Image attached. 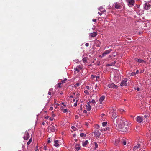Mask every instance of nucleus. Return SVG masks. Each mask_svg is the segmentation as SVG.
Masks as SVG:
<instances>
[{"label": "nucleus", "instance_id": "1", "mask_svg": "<svg viewBox=\"0 0 151 151\" xmlns=\"http://www.w3.org/2000/svg\"><path fill=\"white\" fill-rule=\"evenodd\" d=\"M121 124V127H120V128L121 131L123 132L127 131L129 126L128 122L125 119H124L122 121Z\"/></svg>", "mask_w": 151, "mask_h": 151}, {"label": "nucleus", "instance_id": "2", "mask_svg": "<svg viewBox=\"0 0 151 151\" xmlns=\"http://www.w3.org/2000/svg\"><path fill=\"white\" fill-rule=\"evenodd\" d=\"M122 119H121L119 118L114 119L113 120L114 124L117 127H118L120 128V127H121V123L122 120Z\"/></svg>", "mask_w": 151, "mask_h": 151}, {"label": "nucleus", "instance_id": "3", "mask_svg": "<svg viewBox=\"0 0 151 151\" xmlns=\"http://www.w3.org/2000/svg\"><path fill=\"white\" fill-rule=\"evenodd\" d=\"M56 127L54 125H51L49 126L48 128V132H54L56 130Z\"/></svg>", "mask_w": 151, "mask_h": 151}, {"label": "nucleus", "instance_id": "4", "mask_svg": "<svg viewBox=\"0 0 151 151\" xmlns=\"http://www.w3.org/2000/svg\"><path fill=\"white\" fill-rule=\"evenodd\" d=\"M135 61L139 63H141L143 65H145V64L146 63V60L145 59H142L140 58L135 59Z\"/></svg>", "mask_w": 151, "mask_h": 151}, {"label": "nucleus", "instance_id": "5", "mask_svg": "<svg viewBox=\"0 0 151 151\" xmlns=\"http://www.w3.org/2000/svg\"><path fill=\"white\" fill-rule=\"evenodd\" d=\"M149 3H146L144 4V9L146 10H147L150 9L151 6V1Z\"/></svg>", "mask_w": 151, "mask_h": 151}, {"label": "nucleus", "instance_id": "6", "mask_svg": "<svg viewBox=\"0 0 151 151\" xmlns=\"http://www.w3.org/2000/svg\"><path fill=\"white\" fill-rule=\"evenodd\" d=\"M108 86L110 88H117V86L115 85L113 83H110L109 84Z\"/></svg>", "mask_w": 151, "mask_h": 151}, {"label": "nucleus", "instance_id": "7", "mask_svg": "<svg viewBox=\"0 0 151 151\" xmlns=\"http://www.w3.org/2000/svg\"><path fill=\"white\" fill-rule=\"evenodd\" d=\"M121 79L120 76L119 75L118 76H115L114 78V80L116 82H118Z\"/></svg>", "mask_w": 151, "mask_h": 151}, {"label": "nucleus", "instance_id": "8", "mask_svg": "<svg viewBox=\"0 0 151 151\" xmlns=\"http://www.w3.org/2000/svg\"><path fill=\"white\" fill-rule=\"evenodd\" d=\"M136 120L138 122L141 123L143 121L142 117V116H139L136 118Z\"/></svg>", "mask_w": 151, "mask_h": 151}, {"label": "nucleus", "instance_id": "9", "mask_svg": "<svg viewBox=\"0 0 151 151\" xmlns=\"http://www.w3.org/2000/svg\"><path fill=\"white\" fill-rule=\"evenodd\" d=\"M112 51V50L111 49H110L109 50H105L103 53L102 54V57H104L106 55Z\"/></svg>", "mask_w": 151, "mask_h": 151}, {"label": "nucleus", "instance_id": "10", "mask_svg": "<svg viewBox=\"0 0 151 151\" xmlns=\"http://www.w3.org/2000/svg\"><path fill=\"white\" fill-rule=\"evenodd\" d=\"M127 81V79H125L124 80H122L121 83V86L122 87L124 86H126L127 85L126 83Z\"/></svg>", "mask_w": 151, "mask_h": 151}, {"label": "nucleus", "instance_id": "11", "mask_svg": "<svg viewBox=\"0 0 151 151\" xmlns=\"http://www.w3.org/2000/svg\"><path fill=\"white\" fill-rule=\"evenodd\" d=\"M29 135L28 133L26 131L24 135V140H27L29 138Z\"/></svg>", "mask_w": 151, "mask_h": 151}, {"label": "nucleus", "instance_id": "12", "mask_svg": "<svg viewBox=\"0 0 151 151\" xmlns=\"http://www.w3.org/2000/svg\"><path fill=\"white\" fill-rule=\"evenodd\" d=\"M94 133L95 136L96 138H98L101 134V133L98 130L95 131L94 132Z\"/></svg>", "mask_w": 151, "mask_h": 151}, {"label": "nucleus", "instance_id": "13", "mask_svg": "<svg viewBox=\"0 0 151 151\" xmlns=\"http://www.w3.org/2000/svg\"><path fill=\"white\" fill-rule=\"evenodd\" d=\"M90 102H88L87 104L86 105V109L88 111H90L91 109V107L90 104Z\"/></svg>", "mask_w": 151, "mask_h": 151}, {"label": "nucleus", "instance_id": "14", "mask_svg": "<svg viewBox=\"0 0 151 151\" xmlns=\"http://www.w3.org/2000/svg\"><path fill=\"white\" fill-rule=\"evenodd\" d=\"M118 115L116 114V113L115 112H114L113 113V114L112 115V120L116 118H118Z\"/></svg>", "mask_w": 151, "mask_h": 151}, {"label": "nucleus", "instance_id": "15", "mask_svg": "<svg viewBox=\"0 0 151 151\" xmlns=\"http://www.w3.org/2000/svg\"><path fill=\"white\" fill-rule=\"evenodd\" d=\"M129 4L133 6L134 4V0H127Z\"/></svg>", "mask_w": 151, "mask_h": 151}, {"label": "nucleus", "instance_id": "16", "mask_svg": "<svg viewBox=\"0 0 151 151\" xmlns=\"http://www.w3.org/2000/svg\"><path fill=\"white\" fill-rule=\"evenodd\" d=\"M105 98V97L104 96H102L100 98V99H99V101L100 102L101 104L102 103V102L104 99Z\"/></svg>", "mask_w": 151, "mask_h": 151}, {"label": "nucleus", "instance_id": "17", "mask_svg": "<svg viewBox=\"0 0 151 151\" xmlns=\"http://www.w3.org/2000/svg\"><path fill=\"white\" fill-rule=\"evenodd\" d=\"M140 144H137L136 146L134 147L133 150H137V149L140 147Z\"/></svg>", "mask_w": 151, "mask_h": 151}, {"label": "nucleus", "instance_id": "18", "mask_svg": "<svg viewBox=\"0 0 151 151\" xmlns=\"http://www.w3.org/2000/svg\"><path fill=\"white\" fill-rule=\"evenodd\" d=\"M59 141L58 140H56L54 141V145L56 147H58L59 145L58 143Z\"/></svg>", "mask_w": 151, "mask_h": 151}, {"label": "nucleus", "instance_id": "19", "mask_svg": "<svg viewBox=\"0 0 151 151\" xmlns=\"http://www.w3.org/2000/svg\"><path fill=\"white\" fill-rule=\"evenodd\" d=\"M90 35L92 37H93L96 36L97 34L96 33L94 32H93V33H90Z\"/></svg>", "mask_w": 151, "mask_h": 151}, {"label": "nucleus", "instance_id": "20", "mask_svg": "<svg viewBox=\"0 0 151 151\" xmlns=\"http://www.w3.org/2000/svg\"><path fill=\"white\" fill-rule=\"evenodd\" d=\"M115 8L117 9L120 8V6L119 5V3L117 2L115 4Z\"/></svg>", "mask_w": 151, "mask_h": 151}, {"label": "nucleus", "instance_id": "21", "mask_svg": "<svg viewBox=\"0 0 151 151\" xmlns=\"http://www.w3.org/2000/svg\"><path fill=\"white\" fill-rule=\"evenodd\" d=\"M78 67V68H76L74 69L75 71H77V72H79V70L82 69V68H81V67Z\"/></svg>", "mask_w": 151, "mask_h": 151}, {"label": "nucleus", "instance_id": "22", "mask_svg": "<svg viewBox=\"0 0 151 151\" xmlns=\"http://www.w3.org/2000/svg\"><path fill=\"white\" fill-rule=\"evenodd\" d=\"M88 140H86L84 142H83L82 144V145L83 146H85L88 143Z\"/></svg>", "mask_w": 151, "mask_h": 151}, {"label": "nucleus", "instance_id": "23", "mask_svg": "<svg viewBox=\"0 0 151 151\" xmlns=\"http://www.w3.org/2000/svg\"><path fill=\"white\" fill-rule=\"evenodd\" d=\"M120 141L118 139H117L115 140V145H117L120 142Z\"/></svg>", "mask_w": 151, "mask_h": 151}, {"label": "nucleus", "instance_id": "24", "mask_svg": "<svg viewBox=\"0 0 151 151\" xmlns=\"http://www.w3.org/2000/svg\"><path fill=\"white\" fill-rule=\"evenodd\" d=\"M75 148L78 151L79 150L80 147L78 145H76L75 146Z\"/></svg>", "mask_w": 151, "mask_h": 151}, {"label": "nucleus", "instance_id": "25", "mask_svg": "<svg viewBox=\"0 0 151 151\" xmlns=\"http://www.w3.org/2000/svg\"><path fill=\"white\" fill-rule=\"evenodd\" d=\"M94 143L95 145V149H96L98 148V145L97 143L96 142H95Z\"/></svg>", "mask_w": 151, "mask_h": 151}, {"label": "nucleus", "instance_id": "26", "mask_svg": "<svg viewBox=\"0 0 151 151\" xmlns=\"http://www.w3.org/2000/svg\"><path fill=\"white\" fill-rule=\"evenodd\" d=\"M32 138H31L30 139L29 141H28L27 142V145H29L32 142Z\"/></svg>", "mask_w": 151, "mask_h": 151}, {"label": "nucleus", "instance_id": "27", "mask_svg": "<svg viewBox=\"0 0 151 151\" xmlns=\"http://www.w3.org/2000/svg\"><path fill=\"white\" fill-rule=\"evenodd\" d=\"M67 79L65 78L64 80H62V82H61L62 84H63L64 83H65V82L67 81Z\"/></svg>", "mask_w": 151, "mask_h": 151}, {"label": "nucleus", "instance_id": "28", "mask_svg": "<svg viewBox=\"0 0 151 151\" xmlns=\"http://www.w3.org/2000/svg\"><path fill=\"white\" fill-rule=\"evenodd\" d=\"M80 136L81 137H86V134H84L83 133H82L80 134Z\"/></svg>", "mask_w": 151, "mask_h": 151}, {"label": "nucleus", "instance_id": "29", "mask_svg": "<svg viewBox=\"0 0 151 151\" xmlns=\"http://www.w3.org/2000/svg\"><path fill=\"white\" fill-rule=\"evenodd\" d=\"M107 122H103L102 123V125L103 127H105V126L106 124H107Z\"/></svg>", "mask_w": 151, "mask_h": 151}, {"label": "nucleus", "instance_id": "30", "mask_svg": "<svg viewBox=\"0 0 151 151\" xmlns=\"http://www.w3.org/2000/svg\"><path fill=\"white\" fill-rule=\"evenodd\" d=\"M52 89H50V90H49V92H48V94L50 95H51V91H52Z\"/></svg>", "mask_w": 151, "mask_h": 151}, {"label": "nucleus", "instance_id": "31", "mask_svg": "<svg viewBox=\"0 0 151 151\" xmlns=\"http://www.w3.org/2000/svg\"><path fill=\"white\" fill-rule=\"evenodd\" d=\"M80 83H77L75 84L74 86L75 87H78L80 85Z\"/></svg>", "mask_w": 151, "mask_h": 151}, {"label": "nucleus", "instance_id": "32", "mask_svg": "<svg viewBox=\"0 0 151 151\" xmlns=\"http://www.w3.org/2000/svg\"><path fill=\"white\" fill-rule=\"evenodd\" d=\"M116 107H112V110L113 111V112H114V111L116 110Z\"/></svg>", "mask_w": 151, "mask_h": 151}, {"label": "nucleus", "instance_id": "33", "mask_svg": "<svg viewBox=\"0 0 151 151\" xmlns=\"http://www.w3.org/2000/svg\"><path fill=\"white\" fill-rule=\"evenodd\" d=\"M87 60V58H84L83 59V60L84 62H86Z\"/></svg>", "mask_w": 151, "mask_h": 151}, {"label": "nucleus", "instance_id": "34", "mask_svg": "<svg viewBox=\"0 0 151 151\" xmlns=\"http://www.w3.org/2000/svg\"><path fill=\"white\" fill-rule=\"evenodd\" d=\"M84 93L87 94H88L89 93L88 91L87 90H85L84 91Z\"/></svg>", "mask_w": 151, "mask_h": 151}, {"label": "nucleus", "instance_id": "35", "mask_svg": "<svg viewBox=\"0 0 151 151\" xmlns=\"http://www.w3.org/2000/svg\"><path fill=\"white\" fill-rule=\"evenodd\" d=\"M71 128L73 129V130L74 131L76 130V128L74 126H72L71 127Z\"/></svg>", "mask_w": 151, "mask_h": 151}, {"label": "nucleus", "instance_id": "36", "mask_svg": "<svg viewBox=\"0 0 151 151\" xmlns=\"http://www.w3.org/2000/svg\"><path fill=\"white\" fill-rule=\"evenodd\" d=\"M122 142V144L124 145H125L126 144V141H123Z\"/></svg>", "mask_w": 151, "mask_h": 151}, {"label": "nucleus", "instance_id": "37", "mask_svg": "<svg viewBox=\"0 0 151 151\" xmlns=\"http://www.w3.org/2000/svg\"><path fill=\"white\" fill-rule=\"evenodd\" d=\"M103 9V7L102 6H100L99 8V10L100 11H101V10Z\"/></svg>", "mask_w": 151, "mask_h": 151}, {"label": "nucleus", "instance_id": "38", "mask_svg": "<svg viewBox=\"0 0 151 151\" xmlns=\"http://www.w3.org/2000/svg\"><path fill=\"white\" fill-rule=\"evenodd\" d=\"M91 102L93 104L95 103V101L94 99H92L91 100Z\"/></svg>", "mask_w": 151, "mask_h": 151}, {"label": "nucleus", "instance_id": "39", "mask_svg": "<svg viewBox=\"0 0 151 151\" xmlns=\"http://www.w3.org/2000/svg\"><path fill=\"white\" fill-rule=\"evenodd\" d=\"M77 101H78V100H77L76 101V103H74V106L76 107L77 106Z\"/></svg>", "mask_w": 151, "mask_h": 151}, {"label": "nucleus", "instance_id": "40", "mask_svg": "<svg viewBox=\"0 0 151 151\" xmlns=\"http://www.w3.org/2000/svg\"><path fill=\"white\" fill-rule=\"evenodd\" d=\"M67 112V109H64L63 110V112L64 113H65Z\"/></svg>", "mask_w": 151, "mask_h": 151}, {"label": "nucleus", "instance_id": "41", "mask_svg": "<svg viewBox=\"0 0 151 151\" xmlns=\"http://www.w3.org/2000/svg\"><path fill=\"white\" fill-rule=\"evenodd\" d=\"M136 74L135 73H134V72H132V73H131V75L132 76H134Z\"/></svg>", "mask_w": 151, "mask_h": 151}, {"label": "nucleus", "instance_id": "42", "mask_svg": "<svg viewBox=\"0 0 151 151\" xmlns=\"http://www.w3.org/2000/svg\"><path fill=\"white\" fill-rule=\"evenodd\" d=\"M53 109V108L52 107H50L49 108V110L50 111H52Z\"/></svg>", "mask_w": 151, "mask_h": 151}, {"label": "nucleus", "instance_id": "43", "mask_svg": "<svg viewBox=\"0 0 151 151\" xmlns=\"http://www.w3.org/2000/svg\"><path fill=\"white\" fill-rule=\"evenodd\" d=\"M89 45V44L88 43H86L85 44V46L86 47H88V46Z\"/></svg>", "mask_w": 151, "mask_h": 151}, {"label": "nucleus", "instance_id": "44", "mask_svg": "<svg viewBox=\"0 0 151 151\" xmlns=\"http://www.w3.org/2000/svg\"><path fill=\"white\" fill-rule=\"evenodd\" d=\"M95 77L93 75H92L91 76V78H94Z\"/></svg>", "mask_w": 151, "mask_h": 151}, {"label": "nucleus", "instance_id": "45", "mask_svg": "<svg viewBox=\"0 0 151 151\" xmlns=\"http://www.w3.org/2000/svg\"><path fill=\"white\" fill-rule=\"evenodd\" d=\"M109 127H108L106 128H105V129H106V130H109Z\"/></svg>", "mask_w": 151, "mask_h": 151}, {"label": "nucleus", "instance_id": "46", "mask_svg": "<svg viewBox=\"0 0 151 151\" xmlns=\"http://www.w3.org/2000/svg\"><path fill=\"white\" fill-rule=\"evenodd\" d=\"M51 142L50 141V139L49 138L48 139V140H47V142L48 143H50Z\"/></svg>", "mask_w": 151, "mask_h": 151}, {"label": "nucleus", "instance_id": "47", "mask_svg": "<svg viewBox=\"0 0 151 151\" xmlns=\"http://www.w3.org/2000/svg\"><path fill=\"white\" fill-rule=\"evenodd\" d=\"M105 130H106V129H105V128H103V129H101V131H105Z\"/></svg>", "mask_w": 151, "mask_h": 151}, {"label": "nucleus", "instance_id": "48", "mask_svg": "<svg viewBox=\"0 0 151 151\" xmlns=\"http://www.w3.org/2000/svg\"><path fill=\"white\" fill-rule=\"evenodd\" d=\"M96 21V19H92V21L93 22H95Z\"/></svg>", "mask_w": 151, "mask_h": 151}, {"label": "nucleus", "instance_id": "49", "mask_svg": "<svg viewBox=\"0 0 151 151\" xmlns=\"http://www.w3.org/2000/svg\"><path fill=\"white\" fill-rule=\"evenodd\" d=\"M139 72V70H137L135 73L136 74H137Z\"/></svg>", "mask_w": 151, "mask_h": 151}, {"label": "nucleus", "instance_id": "50", "mask_svg": "<svg viewBox=\"0 0 151 151\" xmlns=\"http://www.w3.org/2000/svg\"><path fill=\"white\" fill-rule=\"evenodd\" d=\"M136 90H137L138 91H139V88L137 87V88L136 89Z\"/></svg>", "mask_w": 151, "mask_h": 151}, {"label": "nucleus", "instance_id": "51", "mask_svg": "<svg viewBox=\"0 0 151 151\" xmlns=\"http://www.w3.org/2000/svg\"><path fill=\"white\" fill-rule=\"evenodd\" d=\"M61 84H62L61 83H60L58 84V85L59 87H60V86Z\"/></svg>", "mask_w": 151, "mask_h": 151}, {"label": "nucleus", "instance_id": "52", "mask_svg": "<svg viewBox=\"0 0 151 151\" xmlns=\"http://www.w3.org/2000/svg\"><path fill=\"white\" fill-rule=\"evenodd\" d=\"M78 116H77V115H76L75 116V118L76 119H78Z\"/></svg>", "mask_w": 151, "mask_h": 151}, {"label": "nucleus", "instance_id": "53", "mask_svg": "<svg viewBox=\"0 0 151 151\" xmlns=\"http://www.w3.org/2000/svg\"><path fill=\"white\" fill-rule=\"evenodd\" d=\"M53 119V117H50V120L51 121H52Z\"/></svg>", "mask_w": 151, "mask_h": 151}, {"label": "nucleus", "instance_id": "54", "mask_svg": "<svg viewBox=\"0 0 151 151\" xmlns=\"http://www.w3.org/2000/svg\"><path fill=\"white\" fill-rule=\"evenodd\" d=\"M104 115H105L104 114H101V117H103V116H104Z\"/></svg>", "mask_w": 151, "mask_h": 151}, {"label": "nucleus", "instance_id": "55", "mask_svg": "<svg viewBox=\"0 0 151 151\" xmlns=\"http://www.w3.org/2000/svg\"><path fill=\"white\" fill-rule=\"evenodd\" d=\"M144 117L145 118H147L148 116L147 115H144Z\"/></svg>", "mask_w": 151, "mask_h": 151}, {"label": "nucleus", "instance_id": "56", "mask_svg": "<svg viewBox=\"0 0 151 151\" xmlns=\"http://www.w3.org/2000/svg\"><path fill=\"white\" fill-rule=\"evenodd\" d=\"M86 88L87 89H89V87L88 86H86Z\"/></svg>", "mask_w": 151, "mask_h": 151}, {"label": "nucleus", "instance_id": "57", "mask_svg": "<svg viewBox=\"0 0 151 151\" xmlns=\"http://www.w3.org/2000/svg\"><path fill=\"white\" fill-rule=\"evenodd\" d=\"M99 76H98L96 77V79L97 80L98 79H99Z\"/></svg>", "mask_w": 151, "mask_h": 151}, {"label": "nucleus", "instance_id": "58", "mask_svg": "<svg viewBox=\"0 0 151 151\" xmlns=\"http://www.w3.org/2000/svg\"><path fill=\"white\" fill-rule=\"evenodd\" d=\"M105 11H106V10H105V9H104V10L103 11H101V12H105Z\"/></svg>", "mask_w": 151, "mask_h": 151}, {"label": "nucleus", "instance_id": "59", "mask_svg": "<svg viewBox=\"0 0 151 151\" xmlns=\"http://www.w3.org/2000/svg\"><path fill=\"white\" fill-rule=\"evenodd\" d=\"M98 14H99L100 16H101L102 14L101 13H100L99 12H98Z\"/></svg>", "mask_w": 151, "mask_h": 151}, {"label": "nucleus", "instance_id": "60", "mask_svg": "<svg viewBox=\"0 0 151 151\" xmlns=\"http://www.w3.org/2000/svg\"><path fill=\"white\" fill-rule=\"evenodd\" d=\"M49 116H47L45 117V118L46 119H47L49 118Z\"/></svg>", "mask_w": 151, "mask_h": 151}, {"label": "nucleus", "instance_id": "61", "mask_svg": "<svg viewBox=\"0 0 151 151\" xmlns=\"http://www.w3.org/2000/svg\"><path fill=\"white\" fill-rule=\"evenodd\" d=\"M86 111L85 110H84L83 111V112L84 113H86Z\"/></svg>", "mask_w": 151, "mask_h": 151}, {"label": "nucleus", "instance_id": "62", "mask_svg": "<svg viewBox=\"0 0 151 151\" xmlns=\"http://www.w3.org/2000/svg\"><path fill=\"white\" fill-rule=\"evenodd\" d=\"M45 124V123L44 122H43L42 123V124L43 125H44Z\"/></svg>", "mask_w": 151, "mask_h": 151}, {"label": "nucleus", "instance_id": "63", "mask_svg": "<svg viewBox=\"0 0 151 151\" xmlns=\"http://www.w3.org/2000/svg\"><path fill=\"white\" fill-rule=\"evenodd\" d=\"M75 100H76V99H73V102H75Z\"/></svg>", "mask_w": 151, "mask_h": 151}, {"label": "nucleus", "instance_id": "64", "mask_svg": "<svg viewBox=\"0 0 151 151\" xmlns=\"http://www.w3.org/2000/svg\"><path fill=\"white\" fill-rule=\"evenodd\" d=\"M70 98H72L73 97V96H70Z\"/></svg>", "mask_w": 151, "mask_h": 151}]
</instances>
